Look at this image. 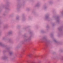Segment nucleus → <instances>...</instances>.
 <instances>
[{
    "label": "nucleus",
    "mask_w": 63,
    "mask_h": 63,
    "mask_svg": "<svg viewBox=\"0 0 63 63\" xmlns=\"http://www.w3.org/2000/svg\"><path fill=\"white\" fill-rule=\"evenodd\" d=\"M32 55V53H30L29 54V56H31Z\"/></svg>",
    "instance_id": "obj_2"
},
{
    "label": "nucleus",
    "mask_w": 63,
    "mask_h": 63,
    "mask_svg": "<svg viewBox=\"0 0 63 63\" xmlns=\"http://www.w3.org/2000/svg\"><path fill=\"white\" fill-rule=\"evenodd\" d=\"M27 63H30L29 62H28ZM31 63H35V62H31Z\"/></svg>",
    "instance_id": "obj_1"
}]
</instances>
